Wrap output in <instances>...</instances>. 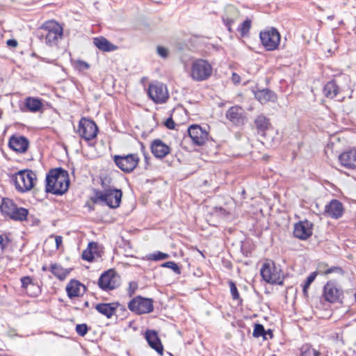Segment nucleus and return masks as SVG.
<instances>
[{"label":"nucleus","mask_w":356,"mask_h":356,"mask_svg":"<svg viewBox=\"0 0 356 356\" xmlns=\"http://www.w3.org/2000/svg\"><path fill=\"white\" fill-rule=\"evenodd\" d=\"M91 201L94 204L106 205L116 209L121 203L122 192L111 184V179L108 177L101 178V189H93Z\"/></svg>","instance_id":"1"},{"label":"nucleus","mask_w":356,"mask_h":356,"mask_svg":"<svg viewBox=\"0 0 356 356\" xmlns=\"http://www.w3.org/2000/svg\"><path fill=\"white\" fill-rule=\"evenodd\" d=\"M68 173L61 168L51 170L46 177V192L63 195L69 187Z\"/></svg>","instance_id":"2"},{"label":"nucleus","mask_w":356,"mask_h":356,"mask_svg":"<svg viewBox=\"0 0 356 356\" xmlns=\"http://www.w3.org/2000/svg\"><path fill=\"white\" fill-rule=\"evenodd\" d=\"M63 27L56 21L44 22L37 31L38 39L49 46H54L58 44L63 36Z\"/></svg>","instance_id":"3"},{"label":"nucleus","mask_w":356,"mask_h":356,"mask_svg":"<svg viewBox=\"0 0 356 356\" xmlns=\"http://www.w3.org/2000/svg\"><path fill=\"white\" fill-rule=\"evenodd\" d=\"M262 279L267 283L282 285L284 277L279 266H276L273 261L265 262L260 270Z\"/></svg>","instance_id":"4"},{"label":"nucleus","mask_w":356,"mask_h":356,"mask_svg":"<svg viewBox=\"0 0 356 356\" xmlns=\"http://www.w3.org/2000/svg\"><path fill=\"white\" fill-rule=\"evenodd\" d=\"M213 67L207 60L197 58L192 62L191 76L196 81L208 79L212 74Z\"/></svg>","instance_id":"5"},{"label":"nucleus","mask_w":356,"mask_h":356,"mask_svg":"<svg viewBox=\"0 0 356 356\" xmlns=\"http://www.w3.org/2000/svg\"><path fill=\"white\" fill-rule=\"evenodd\" d=\"M98 131V127L92 120L82 118L79 120L77 133L90 146H95L92 140L97 137Z\"/></svg>","instance_id":"6"},{"label":"nucleus","mask_w":356,"mask_h":356,"mask_svg":"<svg viewBox=\"0 0 356 356\" xmlns=\"http://www.w3.org/2000/svg\"><path fill=\"white\" fill-rule=\"evenodd\" d=\"M36 181V175L31 170L19 171L15 176V185L16 189L20 192L30 191Z\"/></svg>","instance_id":"7"},{"label":"nucleus","mask_w":356,"mask_h":356,"mask_svg":"<svg viewBox=\"0 0 356 356\" xmlns=\"http://www.w3.org/2000/svg\"><path fill=\"white\" fill-rule=\"evenodd\" d=\"M121 280L114 269L104 271L100 275L97 284L99 287L105 291H112L120 286Z\"/></svg>","instance_id":"8"},{"label":"nucleus","mask_w":356,"mask_h":356,"mask_svg":"<svg viewBox=\"0 0 356 356\" xmlns=\"http://www.w3.org/2000/svg\"><path fill=\"white\" fill-rule=\"evenodd\" d=\"M128 308L137 314H149L154 309L153 300L138 296L129 301Z\"/></svg>","instance_id":"9"},{"label":"nucleus","mask_w":356,"mask_h":356,"mask_svg":"<svg viewBox=\"0 0 356 356\" xmlns=\"http://www.w3.org/2000/svg\"><path fill=\"white\" fill-rule=\"evenodd\" d=\"M259 37L261 44L268 51L276 49L280 42V33L275 28H270L261 31Z\"/></svg>","instance_id":"10"},{"label":"nucleus","mask_w":356,"mask_h":356,"mask_svg":"<svg viewBox=\"0 0 356 356\" xmlns=\"http://www.w3.org/2000/svg\"><path fill=\"white\" fill-rule=\"evenodd\" d=\"M114 162L122 171L131 172L137 166L139 157L136 154H130L126 156L115 155Z\"/></svg>","instance_id":"11"},{"label":"nucleus","mask_w":356,"mask_h":356,"mask_svg":"<svg viewBox=\"0 0 356 356\" xmlns=\"http://www.w3.org/2000/svg\"><path fill=\"white\" fill-rule=\"evenodd\" d=\"M148 95L156 104L163 103L168 99L166 86L159 82L149 84Z\"/></svg>","instance_id":"12"},{"label":"nucleus","mask_w":356,"mask_h":356,"mask_svg":"<svg viewBox=\"0 0 356 356\" xmlns=\"http://www.w3.org/2000/svg\"><path fill=\"white\" fill-rule=\"evenodd\" d=\"M188 133L193 143L195 145H203L209 139V133L205 127L198 124H192L188 129Z\"/></svg>","instance_id":"13"},{"label":"nucleus","mask_w":356,"mask_h":356,"mask_svg":"<svg viewBox=\"0 0 356 356\" xmlns=\"http://www.w3.org/2000/svg\"><path fill=\"white\" fill-rule=\"evenodd\" d=\"M312 223L308 220L300 221L294 225L293 235L295 237L306 240L312 234Z\"/></svg>","instance_id":"14"},{"label":"nucleus","mask_w":356,"mask_h":356,"mask_svg":"<svg viewBox=\"0 0 356 356\" xmlns=\"http://www.w3.org/2000/svg\"><path fill=\"white\" fill-rule=\"evenodd\" d=\"M343 206L337 200H332L325 207L323 214L334 219H338L343 216Z\"/></svg>","instance_id":"15"},{"label":"nucleus","mask_w":356,"mask_h":356,"mask_svg":"<svg viewBox=\"0 0 356 356\" xmlns=\"http://www.w3.org/2000/svg\"><path fill=\"white\" fill-rule=\"evenodd\" d=\"M8 146L10 149L18 153H24L29 146V140L22 136H13L8 141Z\"/></svg>","instance_id":"16"},{"label":"nucleus","mask_w":356,"mask_h":356,"mask_svg":"<svg viewBox=\"0 0 356 356\" xmlns=\"http://www.w3.org/2000/svg\"><path fill=\"white\" fill-rule=\"evenodd\" d=\"M145 339L149 346L155 350L160 355L163 354V346L158 336L157 332L153 330H147L145 334Z\"/></svg>","instance_id":"17"},{"label":"nucleus","mask_w":356,"mask_h":356,"mask_svg":"<svg viewBox=\"0 0 356 356\" xmlns=\"http://www.w3.org/2000/svg\"><path fill=\"white\" fill-rule=\"evenodd\" d=\"M151 151L156 158L163 159L170 153V147L161 139H155L152 143Z\"/></svg>","instance_id":"18"},{"label":"nucleus","mask_w":356,"mask_h":356,"mask_svg":"<svg viewBox=\"0 0 356 356\" xmlns=\"http://www.w3.org/2000/svg\"><path fill=\"white\" fill-rule=\"evenodd\" d=\"M120 304L118 302L110 303H98L95 306V309L107 318H111L115 314Z\"/></svg>","instance_id":"19"},{"label":"nucleus","mask_w":356,"mask_h":356,"mask_svg":"<svg viewBox=\"0 0 356 356\" xmlns=\"http://www.w3.org/2000/svg\"><path fill=\"white\" fill-rule=\"evenodd\" d=\"M342 165L349 169L356 168V149L344 152L339 156Z\"/></svg>","instance_id":"20"},{"label":"nucleus","mask_w":356,"mask_h":356,"mask_svg":"<svg viewBox=\"0 0 356 356\" xmlns=\"http://www.w3.org/2000/svg\"><path fill=\"white\" fill-rule=\"evenodd\" d=\"M255 98L261 104H264L268 102H275L277 100V95L268 88L259 90L254 92Z\"/></svg>","instance_id":"21"},{"label":"nucleus","mask_w":356,"mask_h":356,"mask_svg":"<svg viewBox=\"0 0 356 356\" xmlns=\"http://www.w3.org/2000/svg\"><path fill=\"white\" fill-rule=\"evenodd\" d=\"M324 298L330 302H336L340 299L341 292L332 284L327 283L324 286Z\"/></svg>","instance_id":"22"},{"label":"nucleus","mask_w":356,"mask_h":356,"mask_svg":"<svg viewBox=\"0 0 356 356\" xmlns=\"http://www.w3.org/2000/svg\"><path fill=\"white\" fill-rule=\"evenodd\" d=\"M241 108L239 106H232L226 112V118L235 124L243 123Z\"/></svg>","instance_id":"23"},{"label":"nucleus","mask_w":356,"mask_h":356,"mask_svg":"<svg viewBox=\"0 0 356 356\" xmlns=\"http://www.w3.org/2000/svg\"><path fill=\"white\" fill-rule=\"evenodd\" d=\"M254 125L258 134L264 136L270 125V120L264 115H259L254 119Z\"/></svg>","instance_id":"24"},{"label":"nucleus","mask_w":356,"mask_h":356,"mask_svg":"<svg viewBox=\"0 0 356 356\" xmlns=\"http://www.w3.org/2000/svg\"><path fill=\"white\" fill-rule=\"evenodd\" d=\"M24 106L26 108V111L36 113L41 110L43 104L38 98L29 97L24 99Z\"/></svg>","instance_id":"25"},{"label":"nucleus","mask_w":356,"mask_h":356,"mask_svg":"<svg viewBox=\"0 0 356 356\" xmlns=\"http://www.w3.org/2000/svg\"><path fill=\"white\" fill-rule=\"evenodd\" d=\"M93 43L99 50L103 51H112L117 49V47L115 44L104 37L94 38Z\"/></svg>","instance_id":"26"},{"label":"nucleus","mask_w":356,"mask_h":356,"mask_svg":"<svg viewBox=\"0 0 356 356\" xmlns=\"http://www.w3.org/2000/svg\"><path fill=\"white\" fill-rule=\"evenodd\" d=\"M339 92V88L334 81H328L323 88L324 95L330 99L335 97Z\"/></svg>","instance_id":"27"},{"label":"nucleus","mask_w":356,"mask_h":356,"mask_svg":"<svg viewBox=\"0 0 356 356\" xmlns=\"http://www.w3.org/2000/svg\"><path fill=\"white\" fill-rule=\"evenodd\" d=\"M81 284L76 280H71L66 286V291L70 298H73L79 296L80 287Z\"/></svg>","instance_id":"28"},{"label":"nucleus","mask_w":356,"mask_h":356,"mask_svg":"<svg viewBox=\"0 0 356 356\" xmlns=\"http://www.w3.org/2000/svg\"><path fill=\"white\" fill-rule=\"evenodd\" d=\"M28 214L29 211L26 209L16 205L9 218L16 221H23L26 219Z\"/></svg>","instance_id":"29"},{"label":"nucleus","mask_w":356,"mask_h":356,"mask_svg":"<svg viewBox=\"0 0 356 356\" xmlns=\"http://www.w3.org/2000/svg\"><path fill=\"white\" fill-rule=\"evenodd\" d=\"M17 204L10 199L3 198L0 206L2 213L9 217Z\"/></svg>","instance_id":"30"},{"label":"nucleus","mask_w":356,"mask_h":356,"mask_svg":"<svg viewBox=\"0 0 356 356\" xmlns=\"http://www.w3.org/2000/svg\"><path fill=\"white\" fill-rule=\"evenodd\" d=\"M50 271L54 276H56L60 280H65L70 273V270L63 268L61 266L57 264H54L51 265Z\"/></svg>","instance_id":"31"},{"label":"nucleus","mask_w":356,"mask_h":356,"mask_svg":"<svg viewBox=\"0 0 356 356\" xmlns=\"http://www.w3.org/2000/svg\"><path fill=\"white\" fill-rule=\"evenodd\" d=\"M97 249V243L95 242H90L88 244V248L83 252L82 258L83 259L92 261L95 259V254L97 253L96 250Z\"/></svg>","instance_id":"32"},{"label":"nucleus","mask_w":356,"mask_h":356,"mask_svg":"<svg viewBox=\"0 0 356 356\" xmlns=\"http://www.w3.org/2000/svg\"><path fill=\"white\" fill-rule=\"evenodd\" d=\"M321 353L317 350L308 344L303 345L300 350V356H320Z\"/></svg>","instance_id":"33"},{"label":"nucleus","mask_w":356,"mask_h":356,"mask_svg":"<svg viewBox=\"0 0 356 356\" xmlns=\"http://www.w3.org/2000/svg\"><path fill=\"white\" fill-rule=\"evenodd\" d=\"M252 22L250 19H246L242 24L239 25L237 31L240 33L241 37H245L248 35L251 28Z\"/></svg>","instance_id":"34"},{"label":"nucleus","mask_w":356,"mask_h":356,"mask_svg":"<svg viewBox=\"0 0 356 356\" xmlns=\"http://www.w3.org/2000/svg\"><path fill=\"white\" fill-rule=\"evenodd\" d=\"M228 283H229L230 293H231L232 299L234 300H237L238 304L241 305L243 300L240 297V294L237 289L236 284L232 280H229Z\"/></svg>","instance_id":"35"},{"label":"nucleus","mask_w":356,"mask_h":356,"mask_svg":"<svg viewBox=\"0 0 356 356\" xmlns=\"http://www.w3.org/2000/svg\"><path fill=\"white\" fill-rule=\"evenodd\" d=\"M170 255L160 251H156L149 254L147 256V259L152 261H161L169 258Z\"/></svg>","instance_id":"36"},{"label":"nucleus","mask_w":356,"mask_h":356,"mask_svg":"<svg viewBox=\"0 0 356 356\" xmlns=\"http://www.w3.org/2000/svg\"><path fill=\"white\" fill-rule=\"evenodd\" d=\"M163 268H171L175 273L180 274L181 270L179 266L174 261H167L161 264Z\"/></svg>","instance_id":"37"},{"label":"nucleus","mask_w":356,"mask_h":356,"mask_svg":"<svg viewBox=\"0 0 356 356\" xmlns=\"http://www.w3.org/2000/svg\"><path fill=\"white\" fill-rule=\"evenodd\" d=\"M253 337H259L261 336H264L265 334V330L263 325L259 323H256L254 325V330H253Z\"/></svg>","instance_id":"38"},{"label":"nucleus","mask_w":356,"mask_h":356,"mask_svg":"<svg viewBox=\"0 0 356 356\" xmlns=\"http://www.w3.org/2000/svg\"><path fill=\"white\" fill-rule=\"evenodd\" d=\"M88 330V326L86 323L77 324L75 328L76 333L81 337H84Z\"/></svg>","instance_id":"39"},{"label":"nucleus","mask_w":356,"mask_h":356,"mask_svg":"<svg viewBox=\"0 0 356 356\" xmlns=\"http://www.w3.org/2000/svg\"><path fill=\"white\" fill-rule=\"evenodd\" d=\"M316 277V273L314 272V273H312L307 277L306 281H305V282L304 284V286H303V289H302V291H303L304 293H307V289L309 287L311 284L314 282V280H315Z\"/></svg>","instance_id":"40"},{"label":"nucleus","mask_w":356,"mask_h":356,"mask_svg":"<svg viewBox=\"0 0 356 356\" xmlns=\"http://www.w3.org/2000/svg\"><path fill=\"white\" fill-rule=\"evenodd\" d=\"M75 67L79 71H84L88 70L90 67V65L88 63L79 60L75 63Z\"/></svg>","instance_id":"41"},{"label":"nucleus","mask_w":356,"mask_h":356,"mask_svg":"<svg viewBox=\"0 0 356 356\" xmlns=\"http://www.w3.org/2000/svg\"><path fill=\"white\" fill-rule=\"evenodd\" d=\"M20 280L22 283V287L24 289H27L29 285H34L31 278L29 276L22 277Z\"/></svg>","instance_id":"42"},{"label":"nucleus","mask_w":356,"mask_h":356,"mask_svg":"<svg viewBox=\"0 0 356 356\" xmlns=\"http://www.w3.org/2000/svg\"><path fill=\"white\" fill-rule=\"evenodd\" d=\"M138 289V284L136 282H130L129 284L128 293L131 297Z\"/></svg>","instance_id":"43"},{"label":"nucleus","mask_w":356,"mask_h":356,"mask_svg":"<svg viewBox=\"0 0 356 356\" xmlns=\"http://www.w3.org/2000/svg\"><path fill=\"white\" fill-rule=\"evenodd\" d=\"M157 53L161 58H165L168 55V50L163 47L159 46L157 47Z\"/></svg>","instance_id":"44"},{"label":"nucleus","mask_w":356,"mask_h":356,"mask_svg":"<svg viewBox=\"0 0 356 356\" xmlns=\"http://www.w3.org/2000/svg\"><path fill=\"white\" fill-rule=\"evenodd\" d=\"M342 272H343V270L340 267L333 266L330 268H327L325 271V274H330V273H342Z\"/></svg>","instance_id":"45"},{"label":"nucleus","mask_w":356,"mask_h":356,"mask_svg":"<svg viewBox=\"0 0 356 356\" xmlns=\"http://www.w3.org/2000/svg\"><path fill=\"white\" fill-rule=\"evenodd\" d=\"M165 126L169 129H174L175 123L172 118H168L165 122Z\"/></svg>","instance_id":"46"},{"label":"nucleus","mask_w":356,"mask_h":356,"mask_svg":"<svg viewBox=\"0 0 356 356\" xmlns=\"http://www.w3.org/2000/svg\"><path fill=\"white\" fill-rule=\"evenodd\" d=\"M222 21L225 26H232L234 23V19L228 17H222Z\"/></svg>","instance_id":"47"},{"label":"nucleus","mask_w":356,"mask_h":356,"mask_svg":"<svg viewBox=\"0 0 356 356\" xmlns=\"http://www.w3.org/2000/svg\"><path fill=\"white\" fill-rule=\"evenodd\" d=\"M55 242H56V248L58 249L59 247L63 243V238L60 236H55Z\"/></svg>","instance_id":"48"},{"label":"nucleus","mask_w":356,"mask_h":356,"mask_svg":"<svg viewBox=\"0 0 356 356\" xmlns=\"http://www.w3.org/2000/svg\"><path fill=\"white\" fill-rule=\"evenodd\" d=\"M7 44L11 47H16L17 46V41L15 39H10L7 40Z\"/></svg>","instance_id":"49"},{"label":"nucleus","mask_w":356,"mask_h":356,"mask_svg":"<svg viewBox=\"0 0 356 356\" xmlns=\"http://www.w3.org/2000/svg\"><path fill=\"white\" fill-rule=\"evenodd\" d=\"M216 210L217 212H219L220 214L223 216H227L229 213L225 209L222 207H216Z\"/></svg>","instance_id":"50"},{"label":"nucleus","mask_w":356,"mask_h":356,"mask_svg":"<svg viewBox=\"0 0 356 356\" xmlns=\"http://www.w3.org/2000/svg\"><path fill=\"white\" fill-rule=\"evenodd\" d=\"M232 79L233 82L235 83H238L240 82V76L236 73L232 74Z\"/></svg>","instance_id":"51"},{"label":"nucleus","mask_w":356,"mask_h":356,"mask_svg":"<svg viewBox=\"0 0 356 356\" xmlns=\"http://www.w3.org/2000/svg\"><path fill=\"white\" fill-rule=\"evenodd\" d=\"M226 27L227 28V30H228L229 32H232V26H226Z\"/></svg>","instance_id":"52"},{"label":"nucleus","mask_w":356,"mask_h":356,"mask_svg":"<svg viewBox=\"0 0 356 356\" xmlns=\"http://www.w3.org/2000/svg\"><path fill=\"white\" fill-rule=\"evenodd\" d=\"M88 305H89V302H88V301H86V302H84V306H85V307H88Z\"/></svg>","instance_id":"53"},{"label":"nucleus","mask_w":356,"mask_h":356,"mask_svg":"<svg viewBox=\"0 0 356 356\" xmlns=\"http://www.w3.org/2000/svg\"><path fill=\"white\" fill-rule=\"evenodd\" d=\"M333 18H334V16H333V15H331V16L327 17V19H330V20L333 19Z\"/></svg>","instance_id":"54"},{"label":"nucleus","mask_w":356,"mask_h":356,"mask_svg":"<svg viewBox=\"0 0 356 356\" xmlns=\"http://www.w3.org/2000/svg\"><path fill=\"white\" fill-rule=\"evenodd\" d=\"M42 270H47V267L46 266H43L42 267Z\"/></svg>","instance_id":"55"},{"label":"nucleus","mask_w":356,"mask_h":356,"mask_svg":"<svg viewBox=\"0 0 356 356\" xmlns=\"http://www.w3.org/2000/svg\"><path fill=\"white\" fill-rule=\"evenodd\" d=\"M355 302H356V293L355 294Z\"/></svg>","instance_id":"56"}]
</instances>
